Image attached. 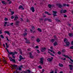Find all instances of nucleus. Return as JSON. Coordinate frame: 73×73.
Here are the masks:
<instances>
[{
    "label": "nucleus",
    "instance_id": "de8ad7c7",
    "mask_svg": "<svg viewBox=\"0 0 73 73\" xmlns=\"http://www.w3.org/2000/svg\"><path fill=\"white\" fill-rule=\"evenodd\" d=\"M48 18H45L44 19V21H48Z\"/></svg>",
    "mask_w": 73,
    "mask_h": 73
},
{
    "label": "nucleus",
    "instance_id": "bf43d9fd",
    "mask_svg": "<svg viewBox=\"0 0 73 73\" xmlns=\"http://www.w3.org/2000/svg\"><path fill=\"white\" fill-rule=\"evenodd\" d=\"M63 13V10L62 9L60 11V13Z\"/></svg>",
    "mask_w": 73,
    "mask_h": 73
},
{
    "label": "nucleus",
    "instance_id": "a211bd4d",
    "mask_svg": "<svg viewBox=\"0 0 73 73\" xmlns=\"http://www.w3.org/2000/svg\"><path fill=\"white\" fill-rule=\"evenodd\" d=\"M37 31L40 32H42V30L40 28H38L37 29Z\"/></svg>",
    "mask_w": 73,
    "mask_h": 73
},
{
    "label": "nucleus",
    "instance_id": "4d7b16f0",
    "mask_svg": "<svg viewBox=\"0 0 73 73\" xmlns=\"http://www.w3.org/2000/svg\"><path fill=\"white\" fill-rule=\"evenodd\" d=\"M35 38V37L33 36H32L31 38L32 39V38Z\"/></svg>",
    "mask_w": 73,
    "mask_h": 73
},
{
    "label": "nucleus",
    "instance_id": "a18cd8bd",
    "mask_svg": "<svg viewBox=\"0 0 73 73\" xmlns=\"http://www.w3.org/2000/svg\"><path fill=\"white\" fill-rule=\"evenodd\" d=\"M58 54H59V55H60V54H61V52H60V51L58 52Z\"/></svg>",
    "mask_w": 73,
    "mask_h": 73
},
{
    "label": "nucleus",
    "instance_id": "3c124183",
    "mask_svg": "<svg viewBox=\"0 0 73 73\" xmlns=\"http://www.w3.org/2000/svg\"><path fill=\"white\" fill-rule=\"evenodd\" d=\"M32 29H33V30H34L35 29V27L34 26H32Z\"/></svg>",
    "mask_w": 73,
    "mask_h": 73
},
{
    "label": "nucleus",
    "instance_id": "69168bd1",
    "mask_svg": "<svg viewBox=\"0 0 73 73\" xmlns=\"http://www.w3.org/2000/svg\"><path fill=\"white\" fill-rule=\"evenodd\" d=\"M69 59H70V60L72 62H73V60H72L71 58H69Z\"/></svg>",
    "mask_w": 73,
    "mask_h": 73
},
{
    "label": "nucleus",
    "instance_id": "39448f33",
    "mask_svg": "<svg viewBox=\"0 0 73 73\" xmlns=\"http://www.w3.org/2000/svg\"><path fill=\"white\" fill-rule=\"evenodd\" d=\"M20 23V22L19 21H17L15 22V25H16L17 27H18L19 26V23Z\"/></svg>",
    "mask_w": 73,
    "mask_h": 73
},
{
    "label": "nucleus",
    "instance_id": "13d9d810",
    "mask_svg": "<svg viewBox=\"0 0 73 73\" xmlns=\"http://www.w3.org/2000/svg\"><path fill=\"white\" fill-rule=\"evenodd\" d=\"M36 49H38V46H35Z\"/></svg>",
    "mask_w": 73,
    "mask_h": 73
},
{
    "label": "nucleus",
    "instance_id": "c03bdc74",
    "mask_svg": "<svg viewBox=\"0 0 73 73\" xmlns=\"http://www.w3.org/2000/svg\"><path fill=\"white\" fill-rule=\"evenodd\" d=\"M70 49H73V46H71L70 47Z\"/></svg>",
    "mask_w": 73,
    "mask_h": 73
},
{
    "label": "nucleus",
    "instance_id": "aec40b11",
    "mask_svg": "<svg viewBox=\"0 0 73 73\" xmlns=\"http://www.w3.org/2000/svg\"><path fill=\"white\" fill-rule=\"evenodd\" d=\"M25 72H27V73H31V71L29 69L27 70V71H25Z\"/></svg>",
    "mask_w": 73,
    "mask_h": 73
},
{
    "label": "nucleus",
    "instance_id": "2eb2a0df",
    "mask_svg": "<svg viewBox=\"0 0 73 73\" xmlns=\"http://www.w3.org/2000/svg\"><path fill=\"white\" fill-rule=\"evenodd\" d=\"M4 33H7V34H8V35H10V34H9V32H8V31H5Z\"/></svg>",
    "mask_w": 73,
    "mask_h": 73
},
{
    "label": "nucleus",
    "instance_id": "f704fd0d",
    "mask_svg": "<svg viewBox=\"0 0 73 73\" xmlns=\"http://www.w3.org/2000/svg\"><path fill=\"white\" fill-rule=\"evenodd\" d=\"M52 12L54 13L53 14H56L57 13L56 11H53Z\"/></svg>",
    "mask_w": 73,
    "mask_h": 73
},
{
    "label": "nucleus",
    "instance_id": "09e8293b",
    "mask_svg": "<svg viewBox=\"0 0 73 73\" xmlns=\"http://www.w3.org/2000/svg\"><path fill=\"white\" fill-rule=\"evenodd\" d=\"M66 10H64V11H63V13H66Z\"/></svg>",
    "mask_w": 73,
    "mask_h": 73
},
{
    "label": "nucleus",
    "instance_id": "f03ea898",
    "mask_svg": "<svg viewBox=\"0 0 73 73\" xmlns=\"http://www.w3.org/2000/svg\"><path fill=\"white\" fill-rule=\"evenodd\" d=\"M9 54H8V57L9 58V59L10 61H13V62H14L15 63H16V61H15V59H13L10 56V55H12V54H10V53H12V52H8Z\"/></svg>",
    "mask_w": 73,
    "mask_h": 73
},
{
    "label": "nucleus",
    "instance_id": "72a5a7b5",
    "mask_svg": "<svg viewBox=\"0 0 73 73\" xmlns=\"http://www.w3.org/2000/svg\"><path fill=\"white\" fill-rule=\"evenodd\" d=\"M19 51H20V53L21 54H22V52L21 50V49H19Z\"/></svg>",
    "mask_w": 73,
    "mask_h": 73
},
{
    "label": "nucleus",
    "instance_id": "f3484780",
    "mask_svg": "<svg viewBox=\"0 0 73 73\" xmlns=\"http://www.w3.org/2000/svg\"><path fill=\"white\" fill-rule=\"evenodd\" d=\"M58 44H57V42L55 41V42L54 44V46H56V45H57Z\"/></svg>",
    "mask_w": 73,
    "mask_h": 73
},
{
    "label": "nucleus",
    "instance_id": "338daca9",
    "mask_svg": "<svg viewBox=\"0 0 73 73\" xmlns=\"http://www.w3.org/2000/svg\"><path fill=\"white\" fill-rule=\"evenodd\" d=\"M54 37L55 39H56L57 38V36L56 35H54Z\"/></svg>",
    "mask_w": 73,
    "mask_h": 73
},
{
    "label": "nucleus",
    "instance_id": "c756f323",
    "mask_svg": "<svg viewBox=\"0 0 73 73\" xmlns=\"http://www.w3.org/2000/svg\"><path fill=\"white\" fill-rule=\"evenodd\" d=\"M25 33L23 34V35L24 36H27V33H26V32H25Z\"/></svg>",
    "mask_w": 73,
    "mask_h": 73
},
{
    "label": "nucleus",
    "instance_id": "473e14b6",
    "mask_svg": "<svg viewBox=\"0 0 73 73\" xmlns=\"http://www.w3.org/2000/svg\"><path fill=\"white\" fill-rule=\"evenodd\" d=\"M23 7V6L21 5H20L19 7V9H21Z\"/></svg>",
    "mask_w": 73,
    "mask_h": 73
},
{
    "label": "nucleus",
    "instance_id": "79ce46f5",
    "mask_svg": "<svg viewBox=\"0 0 73 73\" xmlns=\"http://www.w3.org/2000/svg\"><path fill=\"white\" fill-rule=\"evenodd\" d=\"M5 21H8V19H7V18H5L4 19Z\"/></svg>",
    "mask_w": 73,
    "mask_h": 73
},
{
    "label": "nucleus",
    "instance_id": "680f3d73",
    "mask_svg": "<svg viewBox=\"0 0 73 73\" xmlns=\"http://www.w3.org/2000/svg\"><path fill=\"white\" fill-rule=\"evenodd\" d=\"M23 58L21 55H19V58Z\"/></svg>",
    "mask_w": 73,
    "mask_h": 73
},
{
    "label": "nucleus",
    "instance_id": "c9c22d12",
    "mask_svg": "<svg viewBox=\"0 0 73 73\" xmlns=\"http://www.w3.org/2000/svg\"><path fill=\"white\" fill-rule=\"evenodd\" d=\"M62 52H63V53H65V49H63L62 50Z\"/></svg>",
    "mask_w": 73,
    "mask_h": 73
},
{
    "label": "nucleus",
    "instance_id": "774afa93",
    "mask_svg": "<svg viewBox=\"0 0 73 73\" xmlns=\"http://www.w3.org/2000/svg\"><path fill=\"white\" fill-rule=\"evenodd\" d=\"M71 44L72 45H73V41H72Z\"/></svg>",
    "mask_w": 73,
    "mask_h": 73
},
{
    "label": "nucleus",
    "instance_id": "ddd939ff",
    "mask_svg": "<svg viewBox=\"0 0 73 73\" xmlns=\"http://www.w3.org/2000/svg\"><path fill=\"white\" fill-rule=\"evenodd\" d=\"M44 13H45V14H47V15H52V14L49 13V12L48 11H45L44 12Z\"/></svg>",
    "mask_w": 73,
    "mask_h": 73
},
{
    "label": "nucleus",
    "instance_id": "864d4df0",
    "mask_svg": "<svg viewBox=\"0 0 73 73\" xmlns=\"http://www.w3.org/2000/svg\"><path fill=\"white\" fill-rule=\"evenodd\" d=\"M69 66H70V68L73 67V65H69Z\"/></svg>",
    "mask_w": 73,
    "mask_h": 73
},
{
    "label": "nucleus",
    "instance_id": "c85d7f7f",
    "mask_svg": "<svg viewBox=\"0 0 73 73\" xmlns=\"http://www.w3.org/2000/svg\"><path fill=\"white\" fill-rule=\"evenodd\" d=\"M36 41L38 42H40V39L39 38H37L36 39Z\"/></svg>",
    "mask_w": 73,
    "mask_h": 73
},
{
    "label": "nucleus",
    "instance_id": "a878e982",
    "mask_svg": "<svg viewBox=\"0 0 73 73\" xmlns=\"http://www.w3.org/2000/svg\"><path fill=\"white\" fill-rule=\"evenodd\" d=\"M59 65L61 67H62L64 65L62 64H61L60 63H59Z\"/></svg>",
    "mask_w": 73,
    "mask_h": 73
},
{
    "label": "nucleus",
    "instance_id": "cd10ccee",
    "mask_svg": "<svg viewBox=\"0 0 73 73\" xmlns=\"http://www.w3.org/2000/svg\"><path fill=\"white\" fill-rule=\"evenodd\" d=\"M48 21H49V22H52V19H50L48 18Z\"/></svg>",
    "mask_w": 73,
    "mask_h": 73
},
{
    "label": "nucleus",
    "instance_id": "bb28decb",
    "mask_svg": "<svg viewBox=\"0 0 73 73\" xmlns=\"http://www.w3.org/2000/svg\"><path fill=\"white\" fill-rule=\"evenodd\" d=\"M6 44V47L8 48H9V46H8V43L7 42L5 43Z\"/></svg>",
    "mask_w": 73,
    "mask_h": 73
},
{
    "label": "nucleus",
    "instance_id": "9d476101",
    "mask_svg": "<svg viewBox=\"0 0 73 73\" xmlns=\"http://www.w3.org/2000/svg\"><path fill=\"white\" fill-rule=\"evenodd\" d=\"M40 60V63L41 64H43L44 63V62L43 61V58H41Z\"/></svg>",
    "mask_w": 73,
    "mask_h": 73
},
{
    "label": "nucleus",
    "instance_id": "20e7f679",
    "mask_svg": "<svg viewBox=\"0 0 73 73\" xmlns=\"http://www.w3.org/2000/svg\"><path fill=\"white\" fill-rule=\"evenodd\" d=\"M65 43H66V45H64V46H66V47H69V45H70V42H66Z\"/></svg>",
    "mask_w": 73,
    "mask_h": 73
},
{
    "label": "nucleus",
    "instance_id": "7ed1b4c3",
    "mask_svg": "<svg viewBox=\"0 0 73 73\" xmlns=\"http://www.w3.org/2000/svg\"><path fill=\"white\" fill-rule=\"evenodd\" d=\"M29 57L30 58H31V59H33L34 58V56L32 55V54L31 52H29Z\"/></svg>",
    "mask_w": 73,
    "mask_h": 73
},
{
    "label": "nucleus",
    "instance_id": "dca6fc26",
    "mask_svg": "<svg viewBox=\"0 0 73 73\" xmlns=\"http://www.w3.org/2000/svg\"><path fill=\"white\" fill-rule=\"evenodd\" d=\"M30 32H31V33H32L33 34H34L35 33V32H36V31H32V30L30 29Z\"/></svg>",
    "mask_w": 73,
    "mask_h": 73
},
{
    "label": "nucleus",
    "instance_id": "1a4fd4ad",
    "mask_svg": "<svg viewBox=\"0 0 73 73\" xmlns=\"http://www.w3.org/2000/svg\"><path fill=\"white\" fill-rule=\"evenodd\" d=\"M56 5L58 6L59 8H62V5L61 4H57Z\"/></svg>",
    "mask_w": 73,
    "mask_h": 73
},
{
    "label": "nucleus",
    "instance_id": "4c0bfd02",
    "mask_svg": "<svg viewBox=\"0 0 73 73\" xmlns=\"http://www.w3.org/2000/svg\"><path fill=\"white\" fill-rule=\"evenodd\" d=\"M38 68H39V69H42V67H41V65L39 66Z\"/></svg>",
    "mask_w": 73,
    "mask_h": 73
},
{
    "label": "nucleus",
    "instance_id": "58836bf2",
    "mask_svg": "<svg viewBox=\"0 0 73 73\" xmlns=\"http://www.w3.org/2000/svg\"><path fill=\"white\" fill-rule=\"evenodd\" d=\"M11 15H13V14H14V13H15V12H11Z\"/></svg>",
    "mask_w": 73,
    "mask_h": 73
},
{
    "label": "nucleus",
    "instance_id": "9b49d317",
    "mask_svg": "<svg viewBox=\"0 0 73 73\" xmlns=\"http://www.w3.org/2000/svg\"><path fill=\"white\" fill-rule=\"evenodd\" d=\"M15 19H14V21H16L17 19H18L19 17L17 15L14 16Z\"/></svg>",
    "mask_w": 73,
    "mask_h": 73
},
{
    "label": "nucleus",
    "instance_id": "0eeeda50",
    "mask_svg": "<svg viewBox=\"0 0 73 73\" xmlns=\"http://www.w3.org/2000/svg\"><path fill=\"white\" fill-rule=\"evenodd\" d=\"M51 58H48L47 59V61L49 62H52V60H53V57H51Z\"/></svg>",
    "mask_w": 73,
    "mask_h": 73
},
{
    "label": "nucleus",
    "instance_id": "e2e57ef3",
    "mask_svg": "<svg viewBox=\"0 0 73 73\" xmlns=\"http://www.w3.org/2000/svg\"><path fill=\"white\" fill-rule=\"evenodd\" d=\"M61 59L63 60H66V58H61Z\"/></svg>",
    "mask_w": 73,
    "mask_h": 73
},
{
    "label": "nucleus",
    "instance_id": "412c9836",
    "mask_svg": "<svg viewBox=\"0 0 73 73\" xmlns=\"http://www.w3.org/2000/svg\"><path fill=\"white\" fill-rule=\"evenodd\" d=\"M55 40V39H52L50 40V42H54Z\"/></svg>",
    "mask_w": 73,
    "mask_h": 73
},
{
    "label": "nucleus",
    "instance_id": "0e129e2a",
    "mask_svg": "<svg viewBox=\"0 0 73 73\" xmlns=\"http://www.w3.org/2000/svg\"><path fill=\"white\" fill-rule=\"evenodd\" d=\"M64 17H68V16L65 15H64Z\"/></svg>",
    "mask_w": 73,
    "mask_h": 73
},
{
    "label": "nucleus",
    "instance_id": "ea45409f",
    "mask_svg": "<svg viewBox=\"0 0 73 73\" xmlns=\"http://www.w3.org/2000/svg\"><path fill=\"white\" fill-rule=\"evenodd\" d=\"M3 61L4 62H5V64H7V62L5 61V60H4V59H3Z\"/></svg>",
    "mask_w": 73,
    "mask_h": 73
},
{
    "label": "nucleus",
    "instance_id": "e433bc0d",
    "mask_svg": "<svg viewBox=\"0 0 73 73\" xmlns=\"http://www.w3.org/2000/svg\"><path fill=\"white\" fill-rule=\"evenodd\" d=\"M18 70H19V71H20L21 70H22V69H21V67H19L18 68Z\"/></svg>",
    "mask_w": 73,
    "mask_h": 73
},
{
    "label": "nucleus",
    "instance_id": "b1692460",
    "mask_svg": "<svg viewBox=\"0 0 73 73\" xmlns=\"http://www.w3.org/2000/svg\"><path fill=\"white\" fill-rule=\"evenodd\" d=\"M67 42H68V39H66V38H64V42L66 43Z\"/></svg>",
    "mask_w": 73,
    "mask_h": 73
},
{
    "label": "nucleus",
    "instance_id": "393cba45",
    "mask_svg": "<svg viewBox=\"0 0 73 73\" xmlns=\"http://www.w3.org/2000/svg\"><path fill=\"white\" fill-rule=\"evenodd\" d=\"M12 54L11 55H12V57L13 58H15V56H14L15 55V54Z\"/></svg>",
    "mask_w": 73,
    "mask_h": 73
},
{
    "label": "nucleus",
    "instance_id": "49530a36",
    "mask_svg": "<svg viewBox=\"0 0 73 73\" xmlns=\"http://www.w3.org/2000/svg\"><path fill=\"white\" fill-rule=\"evenodd\" d=\"M50 49L51 50H53V46H51L50 47Z\"/></svg>",
    "mask_w": 73,
    "mask_h": 73
},
{
    "label": "nucleus",
    "instance_id": "4be33fe9",
    "mask_svg": "<svg viewBox=\"0 0 73 73\" xmlns=\"http://www.w3.org/2000/svg\"><path fill=\"white\" fill-rule=\"evenodd\" d=\"M68 35L70 37H72V36H73V34L72 33H70Z\"/></svg>",
    "mask_w": 73,
    "mask_h": 73
},
{
    "label": "nucleus",
    "instance_id": "6e6552de",
    "mask_svg": "<svg viewBox=\"0 0 73 73\" xmlns=\"http://www.w3.org/2000/svg\"><path fill=\"white\" fill-rule=\"evenodd\" d=\"M30 10H31V11H32L33 12H35V8L34 7H33L31 8Z\"/></svg>",
    "mask_w": 73,
    "mask_h": 73
},
{
    "label": "nucleus",
    "instance_id": "603ef678",
    "mask_svg": "<svg viewBox=\"0 0 73 73\" xmlns=\"http://www.w3.org/2000/svg\"><path fill=\"white\" fill-rule=\"evenodd\" d=\"M11 19H14V16H11Z\"/></svg>",
    "mask_w": 73,
    "mask_h": 73
},
{
    "label": "nucleus",
    "instance_id": "a19ab883",
    "mask_svg": "<svg viewBox=\"0 0 73 73\" xmlns=\"http://www.w3.org/2000/svg\"><path fill=\"white\" fill-rule=\"evenodd\" d=\"M56 14H53V17H55V16H57V15H56Z\"/></svg>",
    "mask_w": 73,
    "mask_h": 73
},
{
    "label": "nucleus",
    "instance_id": "8fccbe9b",
    "mask_svg": "<svg viewBox=\"0 0 73 73\" xmlns=\"http://www.w3.org/2000/svg\"><path fill=\"white\" fill-rule=\"evenodd\" d=\"M70 70H72L73 69V67H70Z\"/></svg>",
    "mask_w": 73,
    "mask_h": 73
},
{
    "label": "nucleus",
    "instance_id": "2f4dec72",
    "mask_svg": "<svg viewBox=\"0 0 73 73\" xmlns=\"http://www.w3.org/2000/svg\"><path fill=\"white\" fill-rule=\"evenodd\" d=\"M48 7L49 8H51V7H52V6L51 5L49 4L48 5Z\"/></svg>",
    "mask_w": 73,
    "mask_h": 73
},
{
    "label": "nucleus",
    "instance_id": "6ab92c4d",
    "mask_svg": "<svg viewBox=\"0 0 73 73\" xmlns=\"http://www.w3.org/2000/svg\"><path fill=\"white\" fill-rule=\"evenodd\" d=\"M63 56H64V57H66V58H70V57L68 56V55H63Z\"/></svg>",
    "mask_w": 73,
    "mask_h": 73
},
{
    "label": "nucleus",
    "instance_id": "f8f14e48",
    "mask_svg": "<svg viewBox=\"0 0 73 73\" xmlns=\"http://www.w3.org/2000/svg\"><path fill=\"white\" fill-rule=\"evenodd\" d=\"M1 3H2L4 5H7V3L5 2L4 1H3L1 2Z\"/></svg>",
    "mask_w": 73,
    "mask_h": 73
},
{
    "label": "nucleus",
    "instance_id": "5701e85b",
    "mask_svg": "<svg viewBox=\"0 0 73 73\" xmlns=\"http://www.w3.org/2000/svg\"><path fill=\"white\" fill-rule=\"evenodd\" d=\"M25 42L26 43H27V44H30V43H31V42L29 41V40H27Z\"/></svg>",
    "mask_w": 73,
    "mask_h": 73
},
{
    "label": "nucleus",
    "instance_id": "5fc2aeb1",
    "mask_svg": "<svg viewBox=\"0 0 73 73\" xmlns=\"http://www.w3.org/2000/svg\"><path fill=\"white\" fill-rule=\"evenodd\" d=\"M50 54V55H51V56H54V55L53 54L51 53Z\"/></svg>",
    "mask_w": 73,
    "mask_h": 73
},
{
    "label": "nucleus",
    "instance_id": "4468645a",
    "mask_svg": "<svg viewBox=\"0 0 73 73\" xmlns=\"http://www.w3.org/2000/svg\"><path fill=\"white\" fill-rule=\"evenodd\" d=\"M18 52H11L10 53V54H17V53Z\"/></svg>",
    "mask_w": 73,
    "mask_h": 73
},
{
    "label": "nucleus",
    "instance_id": "37998d69",
    "mask_svg": "<svg viewBox=\"0 0 73 73\" xmlns=\"http://www.w3.org/2000/svg\"><path fill=\"white\" fill-rule=\"evenodd\" d=\"M5 48V49H6V50H7L8 53H9V50H8V48H7L6 47Z\"/></svg>",
    "mask_w": 73,
    "mask_h": 73
},
{
    "label": "nucleus",
    "instance_id": "423d86ee",
    "mask_svg": "<svg viewBox=\"0 0 73 73\" xmlns=\"http://www.w3.org/2000/svg\"><path fill=\"white\" fill-rule=\"evenodd\" d=\"M46 49L45 47L44 48H42L41 49V52H45V50H46Z\"/></svg>",
    "mask_w": 73,
    "mask_h": 73
},
{
    "label": "nucleus",
    "instance_id": "7c9ffc66",
    "mask_svg": "<svg viewBox=\"0 0 73 73\" xmlns=\"http://www.w3.org/2000/svg\"><path fill=\"white\" fill-rule=\"evenodd\" d=\"M0 37L4 39V36L3 35H0Z\"/></svg>",
    "mask_w": 73,
    "mask_h": 73
},
{
    "label": "nucleus",
    "instance_id": "052dcab7",
    "mask_svg": "<svg viewBox=\"0 0 73 73\" xmlns=\"http://www.w3.org/2000/svg\"><path fill=\"white\" fill-rule=\"evenodd\" d=\"M21 21H23V19L22 18H20Z\"/></svg>",
    "mask_w": 73,
    "mask_h": 73
},
{
    "label": "nucleus",
    "instance_id": "f257e3e1",
    "mask_svg": "<svg viewBox=\"0 0 73 73\" xmlns=\"http://www.w3.org/2000/svg\"><path fill=\"white\" fill-rule=\"evenodd\" d=\"M11 66L14 68L15 67H16V68H15V69H16V71H15L14 73H19L20 72L18 71V69H19V68L17 67V65H15V64H13V65H11Z\"/></svg>",
    "mask_w": 73,
    "mask_h": 73
},
{
    "label": "nucleus",
    "instance_id": "6e6d98bb",
    "mask_svg": "<svg viewBox=\"0 0 73 73\" xmlns=\"http://www.w3.org/2000/svg\"><path fill=\"white\" fill-rule=\"evenodd\" d=\"M63 6L64 7H66V4H63Z\"/></svg>",
    "mask_w": 73,
    "mask_h": 73
}]
</instances>
